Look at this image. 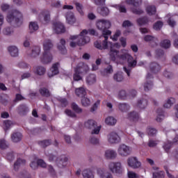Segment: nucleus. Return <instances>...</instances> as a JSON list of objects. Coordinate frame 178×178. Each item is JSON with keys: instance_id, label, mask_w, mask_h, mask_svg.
<instances>
[{"instance_id": "obj_1", "label": "nucleus", "mask_w": 178, "mask_h": 178, "mask_svg": "<svg viewBox=\"0 0 178 178\" xmlns=\"http://www.w3.org/2000/svg\"><path fill=\"white\" fill-rule=\"evenodd\" d=\"M119 48H120L119 43L111 44L110 51L108 52L109 59L112 62H115L118 65H123L127 60L128 66L124 67V71L128 76H130L131 70L137 66V60L133 58V56L127 49H122L120 54H119L120 51L118 50Z\"/></svg>"}, {"instance_id": "obj_2", "label": "nucleus", "mask_w": 178, "mask_h": 178, "mask_svg": "<svg viewBox=\"0 0 178 178\" xmlns=\"http://www.w3.org/2000/svg\"><path fill=\"white\" fill-rule=\"evenodd\" d=\"M70 45L72 48H76L77 45L81 47L90 42V37H88V31L83 29L79 35H72L70 38Z\"/></svg>"}, {"instance_id": "obj_3", "label": "nucleus", "mask_w": 178, "mask_h": 178, "mask_svg": "<svg viewBox=\"0 0 178 178\" xmlns=\"http://www.w3.org/2000/svg\"><path fill=\"white\" fill-rule=\"evenodd\" d=\"M54 48V44L49 39H45L43 41V49L44 52L40 58L42 63H50L52 62V54H51V49Z\"/></svg>"}, {"instance_id": "obj_4", "label": "nucleus", "mask_w": 178, "mask_h": 178, "mask_svg": "<svg viewBox=\"0 0 178 178\" xmlns=\"http://www.w3.org/2000/svg\"><path fill=\"white\" fill-rule=\"evenodd\" d=\"M45 155L48 156L49 161L50 162H56L58 168L60 169L66 168L68 161V159L66 157V156L63 155L57 158L56 156L52 154L49 150L45 152Z\"/></svg>"}, {"instance_id": "obj_5", "label": "nucleus", "mask_w": 178, "mask_h": 178, "mask_svg": "<svg viewBox=\"0 0 178 178\" xmlns=\"http://www.w3.org/2000/svg\"><path fill=\"white\" fill-rule=\"evenodd\" d=\"M22 17V15L20 11L13 10L8 13L6 20L8 23H10L11 24H14L15 26H17V27H19V26H22V24L23 23Z\"/></svg>"}, {"instance_id": "obj_6", "label": "nucleus", "mask_w": 178, "mask_h": 178, "mask_svg": "<svg viewBox=\"0 0 178 178\" xmlns=\"http://www.w3.org/2000/svg\"><path fill=\"white\" fill-rule=\"evenodd\" d=\"M96 26L98 30L102 31V35H111V31L108 30L111 27V22L106 19H98L96 22Z\"/></svg>"}, {"instance_id": "obj_7", "label": "nucleus", "mask_w": 178, "mask_h": 178, "mask_svg": "<svg viewBox=\"0 0 178 178\" xmlns=\"http://www.w3.org/2000/svg\"><path fill=\"white\" fill-rule=\"evenodd\" d=\"M84 127L90 130L93 129L92 131V134H99V131H101V127L98 126L97 122L94 120H88L86 121Z\"/></svg>"}, {"instance_id": "obj_8", "label": "nucleus", "mask_w": 178, "mask_h": 178, "mask_svg": "<svg viewBox=\"0 0 178 178\" xmlns=\"http://www.w3.org/2000/svg\"><path fill=\"white\" fill-rule=\"evenodd\" d=\"M108 168L112 173H115L117 175H122V173H123V167L122 166V163L120 162L109 163Z\"/></svg>"}, {"instance_id": "obj_9", "label": "nucleus", "mask_w": 178, "mask_h": 178, "mask_svg": "<svg viewBox=\"0 0 178 178\" xmlns=\"http://www.w3.org/2000/svg\"><path fill=\"white\" fill-rule=\"evenodd\" d=\"M109 35H102L101 38L104 39L102 42L100 41H96L95 42V47L97 49H100V51H102V49H108V45L111 44V42H108V38Z\"/></svg>"}, {"instance_id": "obj_10", "label": "nucleus", "mask_w": 178, "mask_h": 178, "mask_svg": "<svg viewBox=\"0 0 178 178\" xmlns=\"http://www.w3.org/2000/svg\"><path fill=\"white\" fill-rule=\"evenodd\" d=\"M118 154L120 156L126 158V156H129L131 154V147L125 144L120 145L118 149Z\"/></svg>"}, {"instance_id": "obj_11", "label": "nucleus", "mask_w": 178, "mask_h": 178, "mask_svg": "<svg viewBox=\"0 0 178 178\" xmlns=\"http://www.w3.org/2000/svg\"><path fill=\"white\" fill-rule=\"evenodd\" d=\"M127 165L130 168H132V169H138L139 168H141V162L138 161V159H137V157L134 156L128 158Z\"/></svg>"}, {"instance_id": "obj_12", "label": "nucleus", "mask_w": 178, "mask_h": 178, "mask_svg": "<svg viewBox=\"0 0 178 178\" xmlns=\"http://www.w3.org/2000/svg\"><path fill=\"white\" fill-rule=\"evenodd\" d=\"M75 72L81 74H86L88 72H90V67L86 63H79L75 67Z\"/></svg>"}, {"instance_id": "obj_13", "label": "nucleus", "mask_w": 178, "mask_h": 178, "mask_svg": "<svg viewBox=\"0 0 178 178\" xmlns=\"http://www.w3.org/2000/svg\"><path fill=\"white\" fill-rule=\"evenodd\" d=\"M144 41L145 42H149L150 43V47L152 48H155V47L158 46V38L151 35H147L144 37L143 38Z\"/></svg>"}, {"instance_id": "obj_14", "label": "nucleus", "mask_w": 178, "mask_h": 178, "mask_svg": "<svg viewBox=\"0 0 178 178\" xmlns=\"http://www.w3.org/2000/svg\"><path fill=\"white\" fill-rule=\"evenodd\" d=\"M108 141L110 144H116L120 141V136L116 132H111L108 136Z\"/></svg>"}, {"instance_id": "obj_15", "label": "nucleus", "mask_w": 178, "mask_h": 178, "mask_svg": "<svg viewBox=\"0 0 178 178\" xmlns=\"http://www.w3.org/2000/svg\"><path fill=\"white\" fill-rule=\"evenodd\" d=\"M152 74L148 73L146 76V82L144 83L145 91H149L152 88Z\"/></svg>"}, {"instance_id": "obj_16", "label": "nucleus", "mask_w": 178, "mask_h": 178, "mask_svg": "<svg viewBox=\"0 0 178 178\" xmlns=\"http://www.w3.org/2000/svg\"><path fill=\"white\" fill-rule=\"evenodd\" d=\"M59 63H56L54 65H53V66L51 67V68L49 70V71L48 72V77H49L50 79L54 77V76H56V74H58L59 73Z\"/></svg>"}, {"instance_id": "obj_17", "label": "nucleus", "mask_w": 178, "mask_h": 178, "mask_svg": "<svg viewBox=\"0 0 178 178\" xmlns=\"http://www.w3.org/2000/svg\"><path fill=\"white\" fill-rule=\"evenodd\" d=\"M127 119L131 122H138L140 120V114L137 111H130L127 114Z\"/></svg>"}, {"instance_id": "obj_18", "label": "nucleus", "mask_w": 178, "mask_h": 178, "mask_svg": "<svg viewBox=\"0 0 178 178\" xmlns=\"http://www.w3.org/2000/svg\"><path fill=\"white\" fill-rule=\"evenodd\" d=\"M118 156V153L113 149H107L104 152V158L106 159H115Z\"/></svg>"}, {"instance_id": "obj_19", "label": "nucleus", "mask_w": 178, "mask_h": 178, "mask_svg": "<svg viewBox=\"0 0 178 178\" xmlns=\"http://www.w3.org/2000/svg\"><path fill=\"white\" fill-rule=\"evenodd\" d=\"M113 74V67L111 65H108L104 70L101 71L102 76L104 77H109L111 74Z\"/></svg>"}, {"instance_id": "obj_20", "label": "nucleus", "mask_w": 178, "mask_h": 178, "mask_svg": "<svg viewBox=\"0 0 178 178\" xmlns=\"http://www.w3.org/2000/svg\"><path fill=\"white\" fill-rule=\"evenodd\" d=\"M65 19L68 24H74L76 23V17H74V14L71 11L65 14Z\"/></svg>"}, {"instance_id": "obj_21", "label": "nucleus", "mask_w": 178, "mask_h": 178, "mask_svg": "<svg viewBox=\"0 0 178 178\" xmlns=\"http://www.w3.org/2000/svg\"><path fill=\"white\" fill-rule=\"evenodd\" d=\"M47 72V69L41 65H38L33 67V72L38 76H44Z\"/></svg>"}, {"instance_id": "obj_22", "label": "nucleus", "mask_w": 178, "mask_h": 178, "mask_svg": "<svg viewBox=\"0 0 178 178\" xmlns=\"http://www.w3.org/2000/svg\"><path fill=\"white\" fill-rule=\"evenodd\" d=\"M54 30L57 34H59L60 33H64L65 26H63L62 22H56L54 23Z\"/></svg>"}, {"instance_id": "obj_23", "label": "nucleus", "mask_w": 178, "mask_h": 178, "mask_svg": "<svg viewBox=\"0 0 178 178\" xmlns=\"http://www.w3.org/2000/svg\"><path fill=\"white\" fill-rule=\"evenodd\" d=\"M58 49L65 55L66 54L67 50H66V40L65 39H60V42L58 44Z\"/></svg>"}, {"instance_id": "obj_24", "label": "nucleus", "mask_w": 178, "mask_h": 178, "mask_svg": "<svg viewBox=\"0 0 178 178\" xmlns=\"http://www.w3.org/2000/svg\"><path fill=\"white\" fill-rule=\"evenodd\" d=\"M8 51L13 58H16L19 56V49L16 46H10L8 48Z\"/></svg>"}, {"instance_id": "obj_25", "label": "nucleus", "mask_w": 178, "mask_h": 178, "mask_svg": "<svg viewBox=\"0 0 178 178\" xmlns=\"http://www.w3.org/2000/svg\"><path fill=\"white\" fill-rule=\"evenodd\" d=\"M86 83L88 86H92L97 83V75L90 74L86 77Z\"/></svg>"}, {"instance_id": "obj_26", "label": "nucleus", "mask_w": 178, "mask_h": 178, "mask_svg": "<svg viewBox=\"0 0 178 178\" xmlns=\"http://www.w3.org/2000/svg\"><path fill=\"white\" fill-rule=\"evenodd\" d=\"M22 137L23 136L20 132H14L11 134V140L13 143H19V141H22Z\"/></svg>"}, {"instance_id": "obj_27", "label": "nucleus", "mask_w": 178, "mask_h": 178, "mask_svg": "<svg viewBox=\"0 0 178 178\" xmlns=\"http://www.w3.org/2000/svg\"><path fill=\"white\" fill-rule=\"evenodd\" d=\"M149 70L152 73H158L161 70V65L156 62L152 63L149 65Z\"/></svg>"}, {"instance_id": "obj_28", "label": "nucleus", "mask_w": 178, "mask_h": 178, "mask_svg": "<svg viewBox=\"0 0 178 178\" xmlns=\"http://www.w3.org/2000/svg\"><path fill=\"white\" fill-rule=\"evenodd\" d=\"M118 109L122 113L129 112L130 111V105L127 103H120L118 104Z\"/></svg>"}, {"instance_id": "obj_29", "label": "nucleus", "mask_w": 178, "mask_h": 178, "mask_svg": "<svg viewBox=\"0 0 178 178\" xmlns=\"http://www.w3.org/2000/svg\"><path fill=\"white\" fill-rule=\"evenodd\" d=\"M82 176L83 178H94V171L91 169H86L82 172Z\"/></svg>"}, {"instance_id": "obj_30", "label": "nucleus", "mask_w": 178, "mask_h": 178, "mask_svg": "<svg viewBox=\"0 0 178 178\" xmlns=\"http://www.w3.org/2000/svg\"><path fill=\"white\" fill-rule=\"evenodd\" d=\"M23 165H26V160L23 159H18L14 163V170L17 172V170H19V168H20V166H23Z\"/></svg>"}, {"instance_id": "obj_31", "label": "nucleus", "mask_w": 178, "mask_h": 178, "mask_svg": "<svg viewBox=\"0 0 178 178\" xmlns=\"http://www.w3.org/2000/svg\"><path fill=\"white\" fill-rule=\"evenodd\" d=\"M136 22L138 26H145V24L149 23V19H148V17H140L136 19Z\"/></svg>"}, {"instance_id": "obj_32", "label": "nucleus", "mask_w": 178, "mask_h": 178, "mask_svg": "<svg viewBox=\"0 0 178 178\" xmlns=\"http://www.w3.org/2000/svg\"><path fill=\"white\" fill-rule=\"evenodd\" d=\"M41 52V48L38 46H35L32 48L31 56V58H37V56H40Z\"/></svg>"}, {"instance_id": "obj_33", "label": "nucleus", "mask_w": 178, "mask_h": 178, "mask_svg": "<svg viewBox=\"0 0 178 178\" xmlns=\"http://www.w3.org/2000/svg\"><path fill=\"white\" fill-rule=\"evenodd\" d=\"M38 29H39V26L37 22H31L29 23V33L31 34H33V33H35V31H37Z\"/></svg>"}, {"instance_id": "obj_34", "label": "nucleus", "mask_w": 178, "mask_h": 178, "mask_svg": "<svg viewBox=\"0 0 178 178\" xmlns=\"http://www.w3.org/2000/svg\"><path fill=\"white\" fill-rule=\"evenodd\" d=\"M147 105H148V102L145 99H140L137 102V106L140 109H145Z\"/></svg>"}, {"instance_id": "obj_35", "label": "nucleus", "mask_w": 178, "mask_h": 178, "mask_svg": "<svg viewBox=\"0 0 178 178\" xmlns=\"http://www.w3.org/2000/svg\"><path fill=\"white\" fill-rule=\"evenodd\" d=\"M146 12L149 16H154L156 14V8L154 6H147Z\"/></svg>"}, {"instance_id": "obj_36", "label": "nucleus", "mask_w": 178, "mask_h": 178, "mask_svg": "<svg viewBox=\"0 0 178 178\" xmlns=\"http://www.w3.org/2000/svg\"><path fill=\"white\" fill-rule=\"evenodd\" d=\"M2 33L3 35H6L7 37H10V35H13L15 31H13V29L8 26L3 29Z\"/></svg>"}, {"instance_id": "obj_37", "label": "nucleus", "mask_w": 178, "mask_h": 178, "mask_svg": "<svg viewBox=\"0 0 178 178\" xmlns=\"http://www.w3.org/2000/svg\"><path fill=\"white\" fill-rule=\"evenodd\" d=\"M160 45L162 48H164V49H169V48L172 47V43L169 40L165 39L161 42Z\"/></svg>"}, {"instance_id": "obj_38", "label": "nucleus", "mask_w": 178, "mask_h": 178, "mask_svg": "<svg viewBox=\"0 0 178 178\" xmlns=\"http://www.w3.org/2000/svg\"><path fill=\"white\" fill-rule=\"evenodd\" d=\"M116 119L115 118L109 116L105 119V123L108 126H115L116 124Z\"/></svg>"}, {"instance_id": "obj_39", "label": "nucleus", "mask_w": 178, "mask_h": 178, "mask_svg": "<svg viewBox=\"0 0 178 178\" xmlns=\"http://www.w3.org/2000/svg\"><path fill=\"white\" fill-rule=\"evenodd\" d=\"M127 5H133V6H140L143 3V0H125Z\"/></svg>"}, {"instance_id": "obj_40", "label": "nucleus", "mask_w": 178, "mask_h": 178, "mask_svg": "<svg viewBox=\"0 0 178 178\" xmlns=\"http://www.w3.org/2000/svg\"><path fill=\"white\" fill-rule=\"evenodd\" d=\"M9 143L5 138L0 139V149H8Z\"/></svg>"}, {"instance_id": "obj_41", "label": "nucleus", "mask_w": 178, "mask_h": 178, "mask_svg": "<svg viewBox=\"0 0 178 178\" xmlns=\"http://www.w3.org/2000/svg\"><path fill=\"white\" fill-rule=\"evenodd\" d=\"M42 17H43V23L44 24L49 23L51 20V13H49V11H44L42 13Z\"/></svg>"}, {"instance_id": "obj_42", "label": "nucleus", "mask_w": 178, "mask_h": 178, "mask_svg": "<svg viewBox=\"0 0 178 178\" xmlns=\"http://www.w3.org/2000/svg\"><path fill=\"white\" fill-rule=\"evenodd\" d=\"M75 92L77 97H81V98H83V97H84L86 94V89L83 87L76 88L75 90Z\"/></svg>"}, {"instance_id": "obj_43", "label": "nucleus", "mask_w": 178, "mask_h": 178, "mask_svg": "<svg viewBox=\"0 0 178 178\" xmlns=\"http://www.w3.org/2000/svg\"><path fill=\"white\" fill-rule=\"evenodd\" d=\"M175 102H176V99L173 97H170L164 104V108L169 109Z\"/></svg>"}, {"instance_id": "obj_44", "label": "nucleus", "mask_w": 178, "mask_h": 178, "mask_svg": "<svg viewBox=\"0 0 178 178\" xmlns=\"http://www.w3.org/2000/svg\"><path fill=\"white\" fill-rule=\"evenodd\" d=\"M118 98L120 99H126L129 98V94L124 90H120L118 92Z\"/></svg>"}, {"instance_id": "obj_45", "label": "nucleus", "mask_w": 178, "mask_h": 178, "mask_svg": "<svg viewBox=\"0 0 178 178\" xmlns=\"http://www.w3.org/2000/svg\"><path fill=\"white\" fill-rule=\"evenodd\" d=\"M113 79L115 81H118L120 83L122 80L124 79V77L123 76V73L122 72H118L115 74L113 75Z\"/></svg>"}, {"instance_id": "obj_46", "label": "nucleus", "mask_w": 178, "mask_h": 178, "mask_svg": "<svg viewBox=\"0 0 178 178\" xmlns=\"http://www.w3.org/2000/svg\"><path fill=\"white\" fill-rule=\"evenodd\" d=\"M75 6H76V9L77 12H79V13L81 16H84V11H83V9H84V6H83V4H81L80 3H76Z\"/></svg>"}, {"instance_id": "obj_47", "label": "nucleus", "mask_w": 178, "mask_h": 178, "mask_svg": "<svg viewBox=\"0 0 178 178\" xmlns=\"http://www.w3.org/2000/svg\"><path fill=\"white\" fill-rule=\"evenodd\" d=\"M40 94L42 97H50L51 93L49 92V90L47 88H42L40 89Z\"/></svg>"}, {"instance_id": "obj_48", "label": "nucleus", "mask_w": 178, "mask_h": 178, "mask_svg": "<svg viewBox=\"0 0 178 178\" xmlns=\"http://www.w3.org/2000/svg\"><path fill=\"white\" fill-rule=\"evenodd\" d=\"M13 124V122L10 120H5L3 122V127L5 130V131H8V129H10V127H12Z\"/></svg>"}, {"instance_id": "obj_49", "label": "nucleus", "mask_w": 178, "mask_h": 178, "mask_svg": "<svg viewBox=\"0 0 178 178\" xmlns=\"http://www.w3.org/2000/svg\"><path fill=\"white\" fill-rule=\"evenodd\" d=\"M172 17L173 15H172L171 14H168L167 15V17H168V24H169V26H170V27H175V26H176V21L173 19Z\"/></svg>"}, {"instance_id": "obj_50", "label": "nucleus", "mask_w": 178, "mask_h": 178, "mask_svg": "<svg viewBox=\"0 0 178 178\" xmlns=\"http://www.w3.org/2000/svg\"><path fill=\"white\" fill-rule=\"evenodd\" d=\"M81 104L83 106H90V105H91V100H90V99L84 96L81 99Z\"/></svg>"}, {"instance_id": "obj_51", "label": "nucleus", "mask_w": 178, "mask_h": 178, "mask_svg": "<svg viewBox=\"0 0 178 178\" xmlns=\"http://www.w3.org/2000/svg\"><path fill=\"white\" fill-rule=\"evenodd\" d=\"M163 148L164 151L167 152V154H169V151H170V148H172V142H170V141L165 142L163 145Z\"/></svg>"}, {"instance_id": "obj_52", "label": "nucleus", "mask_w": 178, "mask_h": 178, "mask_svg": "<svg viewBox=\"0 0 178 178\" xmlns=\"http://www.w3.org/2000/svg\"><path fill=\"white\" fill-rule=\"evenodd\" d=\"M163 27V22L162 21H157L153 25V29L156 30V31H159Z\"/></svg>"}, {"instance_id": "obj_53", "label": "nucleus", "mask_w": 178, "mask_h": 178, "mask_svg": "<svg viewBox=\"0 0 178 178\" xmlns=\"http://www.w3.org/2000/svg\"><path fill=\"white\" fill-rule=\"evenodd\" d=\"M147 134L151 137H154V136H156V134L158 133V131L156 130V129L153 127L147 128Z\"/></svg>"}, {"instance_id": "obj_54", "label": "nucleus", "mask_w": 178, "mask_h": 178, "mask_svg": "<svg viewBox=\"0 0 178 178\" xmlns=\"http://www.w3.org/2000/svg\"><path fill=\"white\" fill-rule=\"evenodd\" d=\"M72 108L76 113H83V109L80 108L76 103H72Z\"/></svg>"}, {"instance_id": "obj_55", "label": "nucleus", "mask_w": 178, "mask_h": 178, "mask_svg": "<svg viewBox=\"0 0 178 178\" xmlns=\"http://www.w3.org/2000/svg\"><path fill=\"white\" fill-rule=\"evenodd\" d=\"M29 111V108L26 106L24 104H22L18 107V112L21 113V115H24L25 112Z\"/></svg>"}, {"instance_id": "obj_56", "label": "nucleus", "mask_w": 178, "mask_h": 178, "mask_svg": "<svg viewBox=\"0 0 178 178\" xmlns=\"http://www.w3.org/2000/svg\"><path fill=\"white\" fill-rule=\"evenodd\" d=\"M156 58H165V52L162 49H158L156 50Z\"/></svg>"}, {"instance_id": "obj_57", "label": "nucleus", "mask_w": 178, "mask_h": 178, "mask_svg": "<svg viewBox=\"0 0 178 178\" xmlns=\"http://www.w3.org/2000/svg\"><path fill=\"white\" fill-rule=\"evenodd\" d=\"M38 144L39 145H40V147H42V148H45L46 147L51 145V140H46L40 141Z\"/></svg>"}, {"instance_id": "obj_58", "label": "nucleus", "mask_w": 178, "mask_h": 178, "mask_svg": "<svg viewBox=\"0 0 178 178\" xmlns=\"http://www.w3.org/2000/svg\"><path fill=\"white\" fill-rule=\"evenodd\" d=\"M97 173L98 176H99L100 178H102L105 176V175L107 172L105 170V169L99 168L97 169Z\"/></svg>"}, {"instance_id": "obj_59", "label": "nucleus", "mask_w": 178, "mask_h": 178, "mask_svg": "<svg viewBox=\"0 0 178 178\" xmlns=\"http://www.w3.org/2000/svg\"><path fill=\"white\" fill-rule=\"evenodd\" d=\"M131 12H133L135 15H143L144 13V10L140 8H132Z\"/></svg>"}, {"instance_id": "obj_60", "label": "nucleus", "mask_w": 178, "mask_h": 178, "mask_svg": "<svg viewBox=\"0 0 178 178\" xmlns=\"http://www.w3.org/2000/svg\"><path fill=\"white\" fill-rule=\"evenodd\" d=\"M165 175H163V172L162 171H157L153 172V178H163Z\"/></svg>"}, {"instance_id": "obj_61", "label": "nucleus", "mask_w": 178, "mask_h": 178, "mask_svg": "<svg viewBox=\"0 0 178 178\" xmlns=\"http://www.w3.org/2000/svg\"><path fill=\"white\" fill-rule=\"evenodd\" d=\"M100 14L102 16H108L109 15V9L106 7H103L101 8Z\"/></svg>"}, {"instance_id": "obj_62", "label": "nucleus", "mask_w": 178, "mask_h": 178, "mask_svg": "<svg viewBox=\"0 0 178 178\" xmlns=\"http://www.w3.org/2000/svg\"><path fill=\"white\" fill-rule=\"evenodd\" d=\"M65 115H67V116H69L70 118H76V113L72 111V110L65 109Z\"/></svg>"}, {"instance_id": "obj_63", "label": "nucleus", "mask_w": 178, "mask_h": 178, "mask_svg": "<svg viewBox=\"0 0 178 178\" xmlns=\"http://www.w3.org/2000/svg\"><path fill=\"white\" fill-rule=\"evenodd\" d=\"M136 95H137V90L134 89H131L129 90L128 97H129V98H134Z\"/></svg>"}, {"instance_id": "obj_64", "label": "nucleus", "mask_w": 178, "mask_h": 178, "mask_svg": "<svg viewBox=\"0 0 178 178\" xmlns=\"http://www.w3.org/2000/svg\"><path fill=\"white\" fill-rule=\"evenodd\" d=\"M164 77H166V79H173V73H172L170 71L165 70L163 72Z\"/></svg>"}]
</instances>
